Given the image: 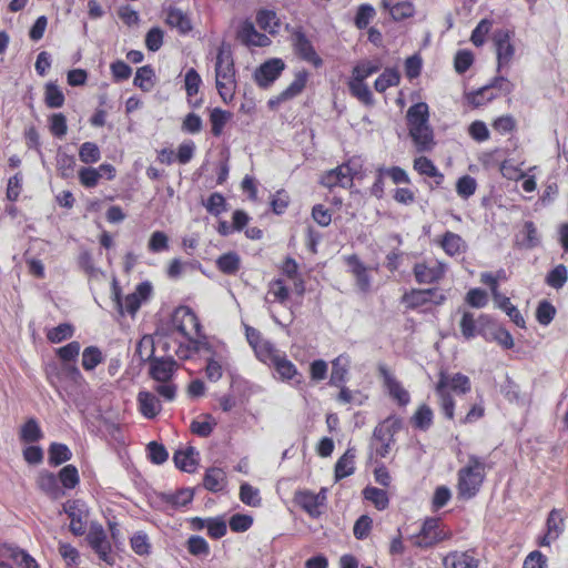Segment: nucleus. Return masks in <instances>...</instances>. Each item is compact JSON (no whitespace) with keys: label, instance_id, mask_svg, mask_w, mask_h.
Segmentation results:
<instances>
[{"label":"nucleus","instance_id":"obj_30","mask_svg":"<svg viewBox=\"0 0 568 568\" xmlns=\"http://www.w3.org/2000/svg\"><path fill=\"white\" fill-rule=\"evenodd\" d=\"M565 514L562 509L552 508L549 510L545 521V530L552 535V539L556 540L565 531Z\"/></svg>","mask_w":568,"mask_h":568},{"label":"nucleus","instance_id":"obj_3","mask_svg":"<svg viewBox=\"0 0 568 568\" xmlns=\"http://www.w3.org/2000/svg\"><path fill=\"white\" fill-rule=\"evenodd\" d=\"M215 84L223 102H231L236 89L235 67L232 52L224 48H220L216 54Z\"/></svg>","mask_w":568,"mask_h":568},{"label":"nucleus","instance_id":"obj_14","mask_svg":"<svg viewBox=\"0 0 568 568\" xmlns=\"http://www.w3.org/2000/svg\"><path fill=\"white\" fill-rule=\"evenodd\" d=\"M410 142L418 153L432 152L436 145L432 124L407 128Z\"/></svg>","mask_w":568,"mask_h":568},{"label":"nucleus","instance_id":"obj_45","mask_svg":"<svg viewBox=\"0 0 568 568\" xmlns=\"http://www.w3.org/2000/svg\"><path fill=\"white\" fill-rule=\"evenodd\" d=\"M424 61L419 52H414L404 61V74L410 83L417 80L423 71Z\"/></svg>","mask_w":568,"mask_h":568},{"label":"nucleus","instance_id":"obj_62","mask_svg":"<svg viewBox=\"0 0 568 568\" xmlns=\"http://www.w3.org/2000/svg\"><path fill=\"white\" fill-rule=\"evenodd\" d=\"M103 362V355L99 347L88 346L82 352V367L87 372L93 371Z\"/></svg>","mask_w":568,"mask_h":568},{"label":"nucleus","instance_id":"obj_33","mask_svg":"<svg viewBox=\"0 0 568 568\" xmlns=\"http://www.w3.org/2000/svg\"><path fill=\"white\" fill-rule=\"evenodd\" d=\"M354 459H355V448L349 447L346 449V452L343 454L342 457L338 458V460L335 464V479L341 480L345 477L351 476L354 470Z\"/></svg>","mask_w":568,"mask_h":568},{"label":"nucleus","instance_id":"obj_15","mask_svg":"<svg viewBox=\"0 0 568 568\" xmlns=\"http://www.w3.org/2000/svg\"><path fill=\"white\" fill-rule=\"evenodd\" d=\"M48 379L51 385L57 382L67 381L74 385H80L84 378L75 363H61L60 367L57 365L47 368Z\"/></svg>","mask_w":568,"mask_h":568},{"label":"nucleus","instance_id":"obj_35","mask_svg":"<svg viewBox=\"0 0 568 568\" xmlns=\"http://www.w3.org/2000/svg\"><path fill=\"white\" fill-rule=\"evenodd\" d=\"M195 455H197L195 448L187 447L185 450H176L173 455V462L179 469L193 473L196 467Z\"/></svg>","mask_w":568,"mask_h":568},{"label":"nucleus","instance_id":"obj_51","mask_svg":"<svg viewBox=\"0 0 568 568\" xmlns=\"http://www.w3.org/2000/svg\"><path fill=\"white\" fill-rule=\"evenodd\" d=\"M75 158L68 154L60 148L57 153V169L63 179L72 178L74 174Z\"/></svg>","mask_w":568,"mask_h":568},{"label":"nucleus","instance_id":"obj_1","mask_svg":"<svg viewBox=\"0 0 568 568\" xmlns=\"http://www.w3.org/2000/svg\"><path fill=\"white\" fill-rule=\"evenodd\" d=\"M173 324L176 331L189 341V345L184 348L180 346L176 355L186 359L192 353L200 352L203 347H207L205 336L202 335V326L196 314L190 307L178 310L173 316Z\"/></svg>","mask_w":568,"mask_h":568},{"label":"nucleus","instance_id":"obj_48","mask_svg":"<svg viewBox=\"0 0 568 568\" xmlns=\"http://www.w3.org/2000/svg\"><path fill=\"white\" fill-rule=\"evenodd\" d=\"M43 437V432L33 417L29 418L21 427L20 438L24 443H37Z\"/></svg>","mask_w":568,"mask_h":568},{"label":"nucleus","instance_id":"obj_50","mask_svg":"<svg viewBox=\"0 0 568 568\" xmlns=\"http://www.w3.org/2000/svg\"><path fill=\"white\" fill-rule=\"evenodd\" d=\"M64 101L62 90L54 82H48L44 87L45 105L51 109H59L64 104Z\"/></svg>","mask_w":568,"mask_h":568},{"label":"nucleus","instance_id":"obj_2","mask_svg":"<svg viewBox=\"0 0 568 568\" xmlns=\"http://www.w3.org/2000/svg\"><path fill=\"white\" fill-rule=\"evenodd\" d=\"M501 323L498 320L487 313H480L477 318L470 311H463L459 321V328L463 337L466 341L476 338L477 336L483 337L486 342L493 343L490 336L498 334V327H501Z\"/></svg>","mask_w":568,"mask_h":568},{"label":"nucleus","instance_id":"obj_8","mask_svg":"<svg viewBox=\"0 0 568 568\" xmlns=\"http://www.w3.org/2000/svg\"><path fill=\"white\" fill-rule=\"evenodd\" d=\"M390 446V417L379 423L369 440V460L377 463L388 454Z\"/></svg>","mask_w":568,"mask_h":568},{"label":"nucleus","instance_id":"obj_57","mask_svg":"<svg viewBox=\"0 0 568 568\" xmlns=\"http://www.w3.org/2000/svg\"><path fill=\"white\" fill-rule=\"evenodd\" d=\"M363 496L366 500L374 504L378 510H384L388 506L387 493L377 487L368 486L363 490Z\"/></svg>","mask_w":568,"mask_h":568},{"label":"nucleus","instance_id":"obj_59","mask_svg":"<svg viewBox=\"0 0 568 568\" xmlns=\"http://www.w3.org/2000/svg\"><path fill=\"white\" fill-rule=\"evenodd\" d=\"M348 358L346 356H338L332 362L331 384L338 386L345 382L347 374Z\"/></svg>","mask_w":568,"mask_h":568},{"label":"nucleus","instance_id":"obj_60","mask_svg":"<svg viewBox=\"0 0 568 568\" xmlns=\"http://www.w3.org/2000/svg\"><path fill=\"white\" fill-rule=\"evenodd\" d=\"M154 78V70L151 65H143L136 70L133 84L144 92H149L153 87L152 79Z\"/></svg>","mask_w":568,"mask_h":568},{"label":"nucleus","instance_id":"obj_12","mask_svg":"<svg viewBox=\"0 0 568 568\" xmlns=\"http://www.w3.org/2000/svg\"><path fill=\"white\" fill-rule=\"evenodd\" d=\"M409 99L412 101V104L409 105L406 112L407 128L430 124L429 106L427 102L420 101L419 90H412L409 92Z\"/></svg>","mask_w":568,"mask_h":568},{"label":"nucleus","instance_id":"obj_37","mask_svg":"<svg viewBox=\"0 0 568 568\" xmlns=\"http://www.w3.org/2000/svg\"><path fill=\"white\" fill-rule=\"evenodd\" d=\"M202 83V79L197 71L193 68L189 69L185 73L184 78V84H185V91L186 95L189 98V103L192 108H199L202 103V100L192 101L191 98L197 94L200 85Z\"/></svg>","mask_w":568,"mask_h":568},{"label":"nucleus","instance_id":"obj_11","mask_svg":"<svg viewBox=\"0 0 568 568\" xmlns=\"http://www.w3.org/2000/svg\"><path fill=\"white\" fill-rule=\"evenodd\" d=\"M62 510L70 518V531L74 536H82L87 529L88 509L80 499L67 500L62 505Z\"/></svg>","mask_w":568,"mask_h":568},{"label":"nucleus","instance_id":"obj_13","mask_svg":"<svg viewBox=\"0 0 568 568\" xmlns=\"http://www.w3.org/2000/svg\"><path fill=\"white\" fill-rule=\"evenodd\" d=\"M285 63L280 58H272L262 63L254 73L255 82L260 88H268L284 71Z\"/></svg>","mask_w":568,"mask_h":568},{"label":"nucleus","instance_id":"obj_44","mask_svg":"<svg viewBox=\"0 0 568 568\" xmlns=\"http://www.w3.org/2000/svg\"><path fill=\"white\" fill-rule=\"evenodd\" d=\"M348 90L353 97L365 105L373 103V94L365 81L351 77L348 81Z\"/></svg>","mask_w":568,"mask_h":568},{"label":"nucleus","instance_id":"obj_20","mask_svg":"<svg viewBox=\"0 0 568 568\" xmlns=\"http://www.w3.org/2000/svg\"><path fill=\"white\" fill-rule=\"evenodd\" d=\"M176 368V362L172 356L154 357L150 363V376L158 381L168 382Z\"/></svg>","mask_w":568,"mask_h":568},{"label":"nucleus","instance_id":"obj_6","mask_svg":"<svg viewBox=\"0 0 568 568\" xmlns=\"http://www.w3.org/2000/svg\"><path fill=\"white\" fill-rule=\"evenodd\" d=\"M515 31L507 28L496 29L493 34V43L496 51V72L508 68L516 52L513 39Z\"/></svg>","mask_w":568,"mask_h":568},{"label":"nucleus","instance_id":"obj_5","mask_svg":"<svg viewBox=\"0 0 568 568\" xmlns=\"http://www.w3.org/2000/svg\"><path fill=\"white\" fill-rule=\"evenodd\" d=\"M414 545L422 549H428L453 537L452 529L443 523L440 517L428 516L422 521L416 534Z\"/></svg>","mask_w":568,"mask_h":568},{"label":"nucleus","instance_id":"obj_43","mask_svg":"<svg viewBox=\"0 0 568 568\" xmlns=\"http://www.w3.org/2000/svg\"><path fill=\"white\" fill-rule=\"evenodd\" d=\"M493 23L494 20L491 18L485 17L471 30L470 41L476 48H480L486 43Z\"/></svg>","mask_w":568,"mask_h":568},{"label":"nucleus","instance_id":"obj_61","mask_svg":"<svg viewBox=\"0 0 568 568\" xmlns=\"http://www.w3.org/2000/svg\"><path fill=\"white\" fill-rule=\"evenodd\" d=\"M73 334L74 327L72 324L61 323L47 332V338L53 344H59L71 338Z\"/></svg>","mask_w":568,"mask_h":568},{"label":"nucleus","instance_id":"obj_58","mask_svg":"<svg viewBox=\"0 0 568 568\" xmlns=\"http://www.w3.org/2000/svg\"><path fill=\"white\" fill-rule=\"evenodd\" d=\"M256 23L258 27L270 33H275L280 23L276 12L273 10L262 9L256 13Z\"/></svg>","mask_w":568,"mask_h":568},{"label":"nucleus","instance_id":"obj_39","mask_svg":"<svg viewBox=\"0 0 568 568\" xmlns=\"http://www.w3.org/2000/svg\"><path fill=\"white\" fill-rule=\"evenodd\" d=\"M490 90H498L497 93H499V95H507L515 90V84L506 75H503L501 72H496V75H494L486 84L479 88V91Z\"/></svg>","mask_w":568,"mask_h":568},{"label":"nucleus","instance_id":"obj_16","mask_svg":"<svg viewBox=\"0 0 568 568\" xmlns=\"http://www.w3.org/2000/svg\"><path fill=\"white\" fill-rule=\"evenodd\" d=\"M237 40L245 47H267L271 44V39L256 30L254 23L246 19L243 21L236 31Z\"/></svg>","mask_w":568,"mask_h":568},{"label":"nucleus","instance_id":"obj_52","mask_svg":"<svg viewBox=\"0 0 568 568\" xmlns=\"http://www.w3.org/2000/svg\"><path fill=\"white\" fill-rule=\"evenodd\" d=\"M216 265H217V268L222 273L227 274V275H233L239 271L240 265H241V260H240V256L237 253L229 252V253L222 254L216 260Z\"/></svg>","mask_w":568,"mask_h":568},{"label":"nucleus","instance_id":"obj_64","mask_svg":"<svg viewBox=\"0 0 568 568\" xmlns=\"http://www.w3.org/2000/svg\"><path fill=\"white\" fill-rule=\"evenodd\" d=\"M186 549L192 556L195 557H206L210 554L209 542L199 535H192L186 540Z\"/></svg>","mask_w":568,"mask_h":568},{"label":"nucleus","instance_id":"obj_24","mask_svg":"<svg viewBox=\"0 0 568 568\" xmlns=\"http://www.w3.org/2000/svg\"><path fill=\"white\" fill-rule=\"evenodd\" d=\"M437 244L444 250L448 256H455L463 252H466L467 244L464 239L452 231H445L443 235L437 240Z\"/></svg>","mask_w":568,"mask_h":568},{"label":"nucleus","instance_id":"obj_9","mask_svg":"<svg viewBox=\"0 0 568 568\" xmlns=\"http://www.w3.org/2000/svg\"><path fill=\"white\" fill-rule=\"evenodd\" d=\"M295 503L312 518H320L323 514V508L326 506L327 489L322 487L315 494L308 489L298 490L295 493Z\"/></svg>","mask_w":568,"mask_h":568},{"label":"nucleus","instance_id":"obj_53","mask_svg":"<svg viewBox=\"0 0 568 568\" xmlns=\"http://www.w3.org/2000/svg\"><path fill=\"white\" fill-rule=\"evenodd\" d=\"M231 118L232 113L230 111H225L220 108L213 109L210 114L212 134L216 138L220 136L223 132L225 124Z\"/></svg>","mask_w":568,"mask_h":568},{"label":"nucleus","instance_id":"obj_28","mask_svg":"<svg viewBox=\"0 0 568 568\" xmlns=\"http://www.w3.org/2000/svg\"><path fill=\"white\" fill-rule=\"evenodd\" d=\"M434 291L432 288H412L404 293L402 302L407 308L417 310L428 304L432 295L435 293Z\"/></svg>","mask_w":568,"mask_h":568},{"label":"nucleus","instance_id":"obj_4","mask_svg":"<svg viewBox=\"0 0 568 568\" xmlns=\"http://www.w3.org/2000/svg\"><path fill=\"white\" fill-rule=\"evenodd\" d=\"M485 464L481 457L477 455H469L468 463L458 470L457 494L458 498L469 500L474 498L480 490L484 474L478 473L483 469Z\"/></svg>","mask_w":568,"mask_h":568},{"label":"nucleus","instance_id":"obj_56","mask_svg":"<svg viewBox=\"0 0 568 568\" xmlns=\"http://www.w3.org/2000/svg\"><path fill=\"white\" fill-rule=\"evenodd\" d=\"M477 185V180L474 176L464 174L456 181V192L462 199L468 200L475 194Z\"/></svg>","mask_w":568,"mask_h":568},{"label":"nucleus","instance_id":"obj_42","mask_svg":"<svg viewBox=\"0 0 568 568\" xmlns=\"http://www.w3.org/2000/svg\"><path fill=\"white\" fill-rule=\"evenodd\" d=\"M48 462L51 466L57 467L72 458V452L65 444L52 443L48 449Z\"/></svg>","mask_w":568,"mask_h":568},{"label":"nucleus","instance_id":"obj_46","mask_svg":"<svg viewBox=\"0 0 568 568\" xmlns=\"http://www.w3.org/2000/svg\"><path fill=\"white\" fill-rule=\"evenodd\" d=\"M541 244L537 226L532 221H526L521 231L519 245L526 250H532Z\"/></svg>","mask_w":568,"mask_h":568},{"label":"nucleus","instance_id":"obj_26","mask_svg":"<svg viewBox=\"0 0 568 568\" xmlns=\"http://www.w3.org/2000/svg\"><path fill=\"white\" fill-rule=\"evenodd\" d=\"M165 22L171 28H176L181 34H186L192 30L189 16L180 8L173 6L165 10Z\"/></svg>","mask_w":568,"mask_h":568},{"label":"nucleus","instance_id":"obj_18","mask_svg":"<svg viewBox=\"0 0 568 568\" xmlns=\"http://www.w3.org/2000/svg\"><path fill=\"white\" fill-rule=\"evenodd\" d=\"M274 368L278 378L283 382H292L295 387H301L304 383L303 375L297 371L296 366L283 353L271 366Z\"/></svg>","mask_w":568,"mask_h":568},{"label":"nucleus","instance_id":"obj_25","mask_svg":"<svg viewBox=\"0 0 568 568\" xmlns=\"http://www.w3.org/2000/svg\"><path fill=\"white\" fill-rule=\"evenodd\" d=\"M445 568H478L479 560L468 551L452 550L443 558Z\"/></svg>","mask_w":568,"mask_h":568},{"label":"nucleus","instance_id":"obj_27","mask_svg":"<svg viewBox=\"0 0 568 568\" xmlns=\"http://www.w3.org/2000/svg\"><path fill=\"white\" fill-rule=\"evenodd\" d=\"M444 379H438L435 385V394L439 399L440 410L445 418L452 420L455 417L456 402L450 392L445 389Z\"/></svg>","mask_w":568,"mask_h":568},{"label":"nucleus","instance_id":"obj_19","mask_svg":"<svg viewBox=\"0 0 568 568\" xmlns=\"http://www.w3.org/2000/svg\"><path fill=\"white\" fill-rule=\"evenodd\" d=\"M112 298L121 316H123L125 313L134 316L142 304L141 298H138L133 293L128 294L125 298L122 300L121 288L118 285L116 280H113L112 283Z\"/></svg>","mask_w":568,"mask_h":568},{"label":"nucleus","instance_id":"obj_36","mask_svg":"<svg viewBox=\"0 0 568 568\" xmlns=\"http://www.w3.org/2000/svg\"><path fill=\"white\" fill-rule=\"evenodd\" d=\"M556 314L557 310L551 303V301L542 298L538 302L535 311V318L540 326H549L550 323L556 317Z\"/></svg>","mask_w":568,"mask_h":568},{"label":"nucleus","instance_id":"obj_17","mask_svg":"<svg viewBox=\"0 0 568 568\" xmlns=\"http://www.w3.org/2000/svg\"><path fill=\"white\" fill-rule=\"evenodd\" d=\"M357 173L349 163L343 164L328 171L322 178V184L326 187L342 186L347 187L353 183V176Z\"/></svg>","mask_w":568,"mask_h":568},{"label":"nucleus","instance_id":"obj_34","mask_svg":"<svg viewBox=\"0 0 568 568\" xmlns=\"http://www.w3.org/2000/svg\"><path fill=\"white\" fill-rule=\"evenodd\" d=\"M308 72L306 70L298 71L292 83L280 93V101H287L300 95L306 87Z\"/></svg>","mask_w":568,"mask_h":568},{"label":"nucleus","instance_id":"obj_29","mask_svg":"<svg viewBox=\"0 0 568 568\" xmlns=\"http://www.w3.org/2000/svg\"><path fill=\"white\" fill-rule=\"evenodd\" d=\"M138 403L141 414L149 419H153L161 410V404L158 397L146 390L138 394Z\"/></svg>","mask_w":568,"mask_h":568},{"label":"nucleus","instance_id":"obj_23","mask_svg":"<svg viewBox=\"0 0 568 568\" xmlns=\"http://www.w3.org/2000/svg\"><path fill=\"white\" fill-rule=\"evenodd\" d=\"M434 417L432 407L422 403L410 416L408 423L415 430L427 432L434 424Z\"/></svg>","mask_w":568,"mask_h":568},{"label":"nucleus","instance_id":"obj_63","mask_svg":"<svg viewBox=\"0 0 568 568\" xmlns=\"http://www.w3.org/2000/svg\"><path fill=\"white\" fill-rule=\"evenodd\" d=\"M58 480L65 489H73L80 483L79 471L74 465L62 467L58 475Z\"/></svg>","mask_w":568,"mask_h":568},{"label":"nucleus","instance_id":"obj_10","mask_svg":"<svg viewBox=\"0 0 568 568\" xmlns=\"http://www.w3.org/2000/svg\"><path fill=\"white\" fill-rule=\"evenodd\" d=\"M291 41L294 52L304 61L312 63L315 68L323 64L322 58L316 53L312 41L307 38L302 27L293 29Z\"/></svg>","mask_w":568,"mask_h":568},{"label":"nucleus","instance_id":"obj_22","mask_svg":"<svg viewBox=\"0 0 568 568\" xmlns=\"http://www.w3.org/2000/svg\"><path fill=\"white\" fill-rule=\"evenodd\" d=\"M444 379L445 389L455 392L459 395L467 394L471 389V383L467 375L458 372L449 375L447 372L442 371L438 375V379Z\"/></svg>","mask_w":568,"mask_h":568},{"label":"nucleus","instance_id":"obj_47","mask_svg":"<svg viewBox=\"0 0 568 568\" xmlns=\"http://www.w3.org/2000/svg\"><path fill=\"white\" fill-rule=\"evenodd\" d=\"M475 54L470 49H459L454 55V69L457 74H465L474 64Z\"/></svg>","mask_w":568,"mask_h":568},{"label":"nucleus","instance_id":"obj_32","mask_svg":"<svg viewBox=\"0 0 568 568\" xmlns=\"http://www.w3.org/2000/svg\"><path fill=\"white\" fill-rule=\"evenodd\" d=\"M1 556L11 558L24 568H38V564L26 550L10 545L1 547Z\"/></svg>","mask_w":568,"mask_h":568},{"label":"nucleus","instance_id":"obj_31","mask_svg":"<svg viewBox=\"0 0 568 568\" xmlns=\"http://www.w3.org/2000/svg\"><path fill=\"white\" fill-rule=\"evenodd\" d=\"M226 485V475L222 468H209L203 478V486L212 493H219L224 489Z\"/></svg>","mask_w":568,"mask_h":568},{"label":"nucleus","instance_id":"obj_7","mask_svg":"<svg viewBox=\"0 0 568 568\" xmlns=\"http://www.w3.org/2000/svg\"><path fill=\"white\" fill-rule=\"evenodd\" d=\"M194 498V490L191 488H181L174 493H155L151 506L158 510H176L187 506Z\"/></svg>","mask_w":568,"mask_h":568},{"label":"nucleus","instance_id":"obj_21","mask_svg":"<svg viewBox=\"0 0 568 568\" xmlns=\"http://www.w3.org/2000/svg\"><path fill=\"white\" fill-rule=\"evenodd\" d=\"M90 547L105 562H110L111 546L102 527L91 530L87 537Z\"/></svg>","mask_w":568,"mask_h":568},{"label":"nucleus","instance_id":"obj_38","mask_svg":"<svg viewBox=\"0 0 568 568\" xmlns=\"http://www.w3.org/2000/svg\"><path fill=\"white\" fill-rule=\"evenodd\" d=\"M568 281V268L565 264H557L551 267L545 276V283L551 288L560 290Z\"/></svg>","mask_w":568,"mask_h":568},{"label":"nucleus","instance_id":"obj_55","mask_svg":"<svg viewBox=\"0 0 568 568\" xmlns=\"http://www.w3.org/2000/svg\"><path fill=\"white\" fill-rule=\"evenodd\" d=\"M499 97V93L494 91H479V88L466 93L465 98L467 103L474 108L483 106Z\"/></svg>","mask_w":568,"mask_h":568},{"label":"nucleus","instance_id":"obj_41","mask_svg":"<svg viewBox=\"0 0 568 568\" xmlns=\"http://www.w3.org/2000/svg\"><path fill=\"white\" fill-rule=\"evenodd\" d=\"M500 393L509 403L525 405L526 398L521 394L519 385L507 374L505 383L500 386Z\"/></svg>","mask_w":568,"mask_h":568},{"label":"nucleus","instance_id":"obj_49","mask_svg":"<svg viewBox=\"0 0 568 568\" xmlns=\"http://www.w3.org/2000/svg\"><path fill=\"white\" fill-rule=\"evenodd\" d=\"M452 489L446 485H438L435 487L430 498V509L433 513H438L452 499Z\"/></svg>","mask_w":568,"mask_h":568},{"label":"nucleus","instance_id":"obj_54","mask_svg":"<svg viewBox=\"0 0 568 568\" xmlns=\"http://www.w3.org/2000/svg\"><path fill=\"white\" fill-rule=\"evenodd\" d=\"M465 304L471 308H484L488 303V293L483 287H471L464 297Z\"/></svg>","mask_w":568,"mask_h":568},{"label":"nucleus","instance_id":"obj_40","mask_svg":"<svg viewBox=\"0 0 568 568\" xmlns=\"http://www.w3.org/2000/svg\"><path fill=\"white\" fill-rule=\"evenodd\" d=\"M253 349L258 361L268 365L270 367L284 353L277 349L271 342L265 339Z\"/></svg>","mask_w":568,"mask_h":568}]
</instances>
